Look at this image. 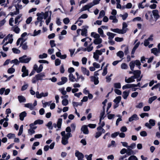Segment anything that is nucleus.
Wrapping results in <instances>:
<instances>
[{
	"label": "nucleus",
	"instance_id": "nucleus-1",
	"mask_svg": "<svg viewBox=\"0 0 160 160\" xmlns=\"http://www.w3.org/2000/svg\"><path fill=\"white\" fill-rule=\"evenodd\" d=\"M98 33L94 32H92L91 33V36L94 38L93 43L95 45L99 44L102 42V40L100 36L102 38H105L106 37L101 28H98Z\"/></svg>",
	"mask_w": 160,
	"mask_h": 160
},
{
	"label": "nucleus",
	"instance_id": "nucleus-2",
	"mask_svg": "<svg viewBox=\"0 0 160 160\" xmlns=\"http://www.w3.org/2000/svg\"><path fill=\"white\" fill-rule=\"evenodd\" d=\"M52 12H42L41 13H38L37 16L38 17L37 20H42L43 19H46L49 16H51Z\"/></svg>",
	"mask_w": 160,
	"mask_h": 160
},
{
	"label": "nucleus",
	"instance_id": "nucleus-3",
	"mask_svg": "<svg viewBox=\"0 0 160 160\" xmlns=\"http://www.w3.org/2000/svg\"><path fill=\"white\" fill-rule=\"evenodd\" d=\"M61 135L62 136V143L64 145H66L68 143V139L69 137L72 136L71 133H67L66 134L65 131H62L61 132Z\"/></svg>",
	"mask_w": 160,
	"mask_h": 160
},
{
	"label": "nucleus",
	"instance_id": "nucleus-4",
	"mask_svg": "<svg viewBox=\"0 0 160 160\" xmlns=\"http://www.w3.org/2000/svg\"><path fill=\"white\" fill-rule=\"evenodd\" d=\"M106 50L105 48L102 49L100 50H96L95 52L93 53V58L96 61H98L99 60V56L101 55L103 52H105Z\"/></svg>",
	"mask_w": 160,
	"mask_h": 160
},
{
	"label": "nucleus",
	"instance_id": "nucleus-5",
	"mask_svg": "<svg viewBox=\"0 0 160 160\" xmlns=\"http://www.w3.org/2000/svg\"><path fill=\"white\" fill-rule=\"evenodd\" d=\"M21 0H17L15 4V7L17 10V13H15L13 12H11L10 15L12 16H13L14 15L17 14L19 13V11L17 10L18 9H21L22 7V5L21 4Z\"/></svg>",
	"mask_w": 160,
	"mask_h": 160
},
{
	"label": "nucleus",
	"instance_id": "nucleus-6",
	"mask_svg": "<svg viewBox=\"0 0 160 160\" xmlns=\"http://www.w3.org/2000/svg\"><path fill=\"white\" fill-rule=\"evenodd\" d=\"M19 62L21 63H28L31 59V57H28L26 55H24L23 56L20 57L19 58Z\"/></svg>",
	"mask_w": 160,
	"mask_h": 160
},
{
	"label": "nucleus",
	"instance_id": "nucleus-7",
	"mask_svg": "<svg viewBox=\"0 0 160 160\" xmlns=\"http://www.w3.org/2000/svg\"><path fill=\"white\" fill-rule=\"evenodd\" d=\"M12 37L13 35L12 34H8L6 38H4L1 43V44H4L5 42L7 41V40H8V41H7V42H8V43H12L13 41Z\"/></svg>",
	"mask_w": 160,
	"mask_h": 160
},
{
	"label": "nucleus",
	"instance_id": "nucleus-8",
	"mask_svg": "<svg viewBox=\"0 0 160 160\" xmlns=\"http://www.w3.org/2000/svg\"><path fill=\"white\" fill-rule=\"evenodd\" d=\"M93 6V5L92 3H88L87 4L85 5L82 8L80 9V12H82L83 11H85L87 10L88 11L89 10V9L91 8Z\"/></svg>",
	"mask_w": 160,
	"mask_h": 160
},
{
	"label": "nucleus",
	"instance_id": "nucleus-9",
	"mask_svg": "<svg viewBox=\"0 0 160 160\" xmlns=\"http://www.w3.org/2000/svg\"><path fill=\"white\" fill-rule=\"evenodd\" d=\"M36 97L38 98H41L42 97H47L48 94V92H42L40 93L38 92H37L36 93Z\"/></svg>",
	"mask_w": 160,
	"mask_h": 160
},
{
	"label": "nucleus",
	"instance_id": "nucleus-10",
	"mask_svg": "<svg viewBox=\"0 0 160 160\" xmlns=\"http://www.w3.org/2000/svg\"><path fill=\"white\" fill-rule=\"evenodd\" d=\"M43 68L42 65H40L39 67L36 64H34L33 67V70L35 71L37 73L41 72Z\"/></svg>",
	"mask_w": 160,
	"mask_h": 160
},
{
	"label": "nucleus",
	"instance_id": "nucleus-11",
	"mask_svg": "<svg viewBox=\"0 0 160 160\" xmlns=\"http://www.w3.org/2000/svg\"><path fill=\"white\" fill-rule=\"evenodd\" d=\"M22 72H23L22 75V77L23 78L28 75V70L27 69L26 67L25 66H22Z\"/></svg>",
	"mask_w": 160,
	"mask_h": 160
},
{
	"label": "nucleus",
	"instance_id": "nucleus-12",
	"mask_svg": "<svg viewBox=\"0 0 160 160\" xmlns=\"http://www.w3.org/2000/svg\"><path fill=\"white\" fill-rule=\"evenodd\" d=\"M75 156L77 157L78 160H82L84 158L83 154L78 151H76Z\"/></svg>",
	"mask_w": 160,
	"mask_h": 160
},
{
	"label": "nucleus",
	"instance_id": "nucleus-13",
	"mask_svg": "<svg viewBox=\"0 0 160 160\" xmlns=\"http://www.w3.org/2000/svg\"><path fill=\"white\" fill-rule=\"evenodd\" d=\"M36 75V78H37V79H38V80H41L44 79V78L46 77L45 73L43 72L40 73Z\"/></svg>",
	"mask_w": 160,
	"mask_h": 160
},
{
	"label": "nucleus",
	"instance_id": "nucleus-14",
	"mask_svg": "<svg viewBox=\"0 0 160 160\" xmlns=\"http://www.w3.org/2000/svg\"><path fill=\"white\" fill-rule=\"evenodd\" d=\"M90 78L91 81L94 82V84L95 85H97L99 83L98 78V77H93L91 76L90 77Z\"/></svg>",
	"mask_w": 160,
	"mask_h": 160
},
{
	"label": "nucleus",
	"instance_id": "nucleus-15",
	"mask_svg": "<svg viewBox=\"0 0 160 160\" xmlns=\"http://www.w3.org/2000/svg\"><path fill=\"white\" fill-rule=\"evenodd\" d=\"M81 130L84 134H87L89 133L88 126L87 125H83L81 127Z\"/></svg>",
	"mask_w": 160,
	"mask_h": 160
},
{
	"label": "nucleus",
	"instance_id": "nucleus-16",
	"mask_svg": "<svg viewBox=\"0 0 160 160\" xmlns=\"http://www.w3.org/2000/svg\"><path fill=\"white\" fill-rule=\"evenodd\" d=\"M152 13L154 18L157 20L160 17L158 11L157 10H154L152 11Z\"/></svg>",
	"mask_w": 160,
	"mask_h": 160
},
{
	"label": "nucleus",
	"instance_id": "nucleus-17",
	"mask_svg": "<svg viewBox=\"0 0 160 160\" xmlns=\"http://www.w3.org/2000/svg\"><path fill=\"white\" fill-rule=\"evenodd\" d=\"M43 123V120L38 119L35 121L33 123H32L30 125V127L31 128H32L34 125H36L37 124H42Z\"/></svg>",
	"mask_w": 160,
	"mask_h": 160
},
{
	"label": "nucleus",
	"instance_id": "nucleus-18",
	"mask_svg": "<svg viewBox=\"0 0 160 160\" xmlns=\"http://www.w3.org/2000/svg\"><path fill=\"white\" fill-rule=\"evenodd\" d=\"M138 119L139 118L138 115L136 114H135L129 118L128 121L129 122H131L134 120H138Z\"/></svg>",
	"mask_w": 160,
	"mask_h": 160
},
{
	"label": "nucleus",
	"instance_id": "nucleus-19",
	"mask_svg": "<svg viewBox=\"0 0 160 160\" xmlns=\"http://www.w3.org/2000/svg\"><path fill=\"white\" fill-rule=\"evenodd\" d=\"M61 81L58 83V84L59 85H61L64 84L68 81V78L65 77H62L61 78Z\"/></svg>",
	"mask_w": 160,
	"mask_h": 160
},
{
	"label": "nucleus",
	"instance_id": "nucleus-20",
	"mask_svg": "<svg viewBox=\"0 0 160 160\" xmlns=\"http://www.w3.org/2000/svg\"><path fill=\"white\" fill-rule=\"evenodd\" d=\"M135 78H136L135 76H133L131 77L128 79H127L126 78L125 81L126 82L129 83L134 82Z\"/></svg>",
	"mask_w": 160,
	"mask_h": 160
},
{
	"label": "nucleus",
	"instance_id": "nucleus-21",
	"mask_svg": "<svg viewBox=\"0 0 160 160\" xmlns=\"http://www.w3.org/2000/svg\"><path fill=\"white\" fill-rule=\"evenodd\" d=\"M111 30L114 32L120 34H123L125 33L122 29H120L118 28L113 29L111 28Z\"/></svg>",
	"mask_w": 160,
	"mask_h": 160
},
{
	"label": "nucleus",
	"instance_id": "nucleus-22",
	"mask_svg": "<svg viewBox=\"0 0 160 160\" xmlns=\"http://www.w3.org/2000/svg\"><path fill=\"white\" fill-rule=\"evenodd\" d=\"M83 27L85 28H84L82 30L81 35L83 36H86L87 32V30L86 28H88V27L87 26H83Z\"/></svg>",
	"mask_w": 160,
	"mask_h": 160
},
{
	"label": "nucleus",
	"instance_id": "nucleus-23",
	"mask_svg": "<svg viewBox=\"0 0 160 160\" xmlns=\"http://www.w3.org/2000/svg\"><path fill=\"white\" fill-rule=\"evenodd\" d=\"M81 68L82 72L84 74L88 76L89 75V71L88 70L83 67H82Z\"/></svg>",
	"mask_w": 160,
	"mask_h": 160
},
{
	"label": "nucleus",
	"instance_id": "nucleus-24",
	"mask_svg": "<svg viewBox=\"0 0 160 160\" xmlns=\"http://www.w3.org/2000/svg\"><path fill=\"white\" fill-rule=\"evenodd\" d=\"M151 52L156 56H158L160 53V51L157 48H154L151 49Z\"/></svg>",
	"mask_w": 160,
	"mask_h": 160
},
{
	"label": "nucleus",
	"instance_id": "nucleus-25",
	"mask_svg": "<svg viewBox=\"0 0 160 160\" xmlns=\"http://www.w3.org/2000/svg\"><path fill=\"white\" fill-rule=\"evenodd\" d=\"M110 20H112V22L113 23H116L118 22V20L116 16L113 15H110L109 17Z\"/></svg>",
	"mask_w": 160,
	"mask_h": 160
},
{
	"label": "nucleus",
	"instance_id": "nucleus-26",
	"mask_svg": "<svg viewBox=\"0 0 160 160\" xmlns=\"http://www.w3.org/2000/svg\"><path fill=\"white\" fill-rule=\"evenodd\" d=\"M115 34L112 33L107 32V35L108 37V38L109 40H111L114 38L115 35Z\"/></svg>",
	"mask_w": 160,
	"mask_h": 160
},
{
	"label": "nucleus",
	"instance_id": "nucleus-27",
	"mask_svg": "<svg viewBox=\"0 0 160 160\" xmlns=\"http://www.w3.org/2000/svg\"><path fill=\"white\" fill-rule=\"evenodd\" d=\"M92 43H91L86 48H85L83 50V51H87L88 52H90L92 50L93 48V47L92 46Z\"/></svg>",
	"mask_w": 160,
	"mask_h": 160
},
{
	"label": "nucleus",
	"instance_id": "nucleus-28",
	"mask_svg": "<svg viewBox=\"0 0 160 160\" xmlns=\"http://www.w3.org/2000/svg\"><path fill=\"white\" fill-rule=\"evenodd\" d=\"M146 18L147 19L149 18L152 19L153 18L152 13L151 11H148L147 12L145 15Z\"/></svg>",
	"mask_w": 160,
	"mask_h": 160
},
{
	"label": "nucleus",
	"instance_id": "nucleus-29",
	"mask_svg": "<svg viewBox=\"0 0 160 160\" xmlns=\"http://www.w3.org/2000/svg\"><path fill=\"white\" fill-rule=\"evenodd\" d=\"M141 72L140 70H137L134 71L133 73L134 75V76L136 78H138L140 76Z\"/></svg>",
	"mask_w": 160,
	"mask_h": 160
},
{
	"label": "nucleus",
	"instance_id": "nucleus-30",
	"mask_svg": "<svg viewBox=\"0 0 160 160\" xmlns=\"http://www.w3.org/2000/svg\"><path fill=\"white\" fill-rule=\"evenodd\" d=\"M116 55L117 57L122 59L124 56V53L122 51H120L117 53Z\"/></svg>",
	"mask_w": 160,
	"mask_h": 160
},
{
	"label": "nucleus",
	"instance_id": "nucleus-31",
	"mask_svg": "<svg viewBox=\"0 0 160 160\" xmlns=\"http://www.w3.org/2000/svg\"><path fill=\"white\" fill-rule=\"evenodd\" d=\"M69 79L72 82H77V80L74 77V76L72 73H70L69 75Z\"/></svg>",
	"mask_w": 160,
	"mask_h": 160
},
{
	"label": "nucleus",
	"instance_id": "nucleus-32",
	"mask_svg": "<svg viewBox=\"0 0 160 160\" xmlns=\"http://www.w3.org/2000/svg\"><path fill=\"white\" fill-rule=\"evenodd\" d=\"M127 27L128 25L126 22H124L123 23L122 28V29L124 33H125L127 30Z\"/></svg>",
	"mask_w": 160,
	"mask_h": 160
},
{
	"label": "nucleus",
	"instance_id": "nucleus-33",
	"mask_svg": "<svg viewBox=\"0 0 160 160\" xmlns=\"http://www.w3.org/2000/svg\"><path fill=\"white\" fill-rule=\"evenodd\" d=\"M27 115V113L25 111L23 112H21L19 115L20 119L21 121H23L24 118Z\"/></svg>",
	"mask_w": 160,
	"mask_h": 160
},
{
	"label": "nucleus",
	"instance_id": "nucleus-34",
	"mask_svg": "<svg viewBox=\"0 0 160 160\" xmlns=\"http://www.w3.org/2000/svg\"><path fill=\"white\" fill-rule=\"evenodd\" d=\"M24 106L25 107L29 108L31 110H33L34 109L33 105L31 103H28L25 104L24 105Z\"/></svg>",
	"mask_w": 160,
	"mask_h": 160
},
{
	"label": "nucleus",
	"instance_id": "nucleus-35",
	"mask_svg": "<svg viewBox=\"0 0 160 160\" xmlns=\"http://www.w3.org/2000/svg\"><path fill=\"white\" fill-rule=\"evenodd\" d=\"M18 98L19 102L21 103L26 102V100L25 98L22 96H18Z\"/></svg>",
	"mask_w": 160,
	"mask_h": 160
},
{
	"label": "nucleus",
	"instance_id": "nucleus-36",
	"mask_svg": "<svg viewBox=\"0 0 160 160\" xmlns=\"http://www.w3.org/2000/svg\"><path fill=\"white\" fill-rule=\"evenodd\" d=\"M30 128L28 130V133L30 135H32L34 134L35 132V131L34 129H35L36 128V127H32L31 128Z\"/></svg>",
	"mask_w": 160,
	"mask_h": 160
},
{
	"label": "nucleus",
	"instance_id": "nucleus-37",
	"mask_svg": "<svg viewBox=\"0 0 160 160\" xmlns=\"http://www.w3.org/2000/svg\"><path fill=\"white\" fill-rule=\"evenodd\" d=\"M62 122V119L60 118L58 119L57 123V127L58 128H60L61 127Z\"/></svg>",
	"mask_w": 160,
	"mask_h": 160
},
{
	"label": "nucleus",
	"instance_id": "nucleus-38",
	"mask_svg": "<svg viewBox=\"0 0 160 160\" xmlns=\"http://www.w3.org/2000/svg\"><path fill=\"white\" fill-rule=\"evenodd\" d=\"M129 92L127 91H124L122 92V96L123 98L126 99L128 96Z\"/></svg>",
	"mask_w": 160,
	"mask_h": 160
},
{
	"label": "nucleus",
	"instance_id": "nucleus-39",
	"mask_svg": "<svg viewBox=\"0 0 160 160\" xmlns=\"http://www.w3.org/2000/svg\"><path fill=\"white\" fill-rule=\"evenodd\" d=\"M121 99V96H118L116 98L114 99L113 101L115 103L118 104Z\"/></svg>",
	"mask_w": 160,
	"mask_h": 160
},
{
	"label": "nucleus",
	"instance_id": "nucleus-40",
	"mask_svg": "<svg viewBox=\"0 0 160 160\" xmlns=\"http://www.w3.org/2000/svg\"><path fill=\"white\" fill-rule=\"evenodd\" d=\"M8 43V42H6L4 43L2 46V49L4 51H7L8 50V48L6 47V46Z\"/></svg>",
	"mask_w": 160,
	"mask_h": 160
},
{
	"label": "nucleus",
	"instance_id": "nucleus-41",
	"mask_svg": "<svg viewBox=\"0 0 160 160\" xmlns=\"http://www.w3.org/2000/svg\"><path fill=\"white\" fill-rule=\"evenodd\" d=\"M157 97L156 96H154L149 98L148 102L150 104H151L152 102L157 99Z\"/></svg>",
	"mask_w": 160,
	"mask_h": 160
},
{
	"label": "nucleus",
	"instance_id": "nucleus-42",
	"mask_svg": "<svg viewBox=\"0 0 160 160\" xmlns=\"http://www.w3.org/2000/svg\"><path fill=\"white\" fill-rule=\"evenodd\" d=\"M12 29L17 33H19L20 31V28L17 26L12 28Z\"/></svg>",
	"mask_w": 160,
	"mask_h": 160
},
{
	"label": "nucleus",
	"instance_id": "nucleus-43",
	"mask_svg": "<svg viewBox=\"0 0 160 160\" xmlns=\"http://www.w3.org/2000/svg\"><path fill=\"white\" fill-rule=\"evenodd\" d=\"M135 63L133 61H132L129 63V65L131 69V70L133 71L134 70V68L135 67Z\"/></svg>",
	"mask_w": 160,
	"mask_h": 160
},
{
	"label": "nucleus",
	"instance_id": "nucleus-44",
	"mask_svg": "<svg viewBox=\"0 0 160 160\" xmlns=\"http://www.w3.org/2000/svg\"><path fill=\"white\" fill-rule=\"evenodd\" d=\"M121 68L122 69H127L128 68V66L126 63H123L121 65Z\"/></svg>",
	"mask_w": 160,
	"mask_h": 160
},
{
	"label": "nucleus",
	"instance_id": "nucleus-45",
	"mask_svg": "<svg viewBox=\"0 0 160 160\" xmlns=\"http://www.w3.org/2000/svg\"><path fill=\"white\" fill-rule=\"evenodd\" d=\"M146 0H143V1L139 3L138 4V7L139 8H144V6L143 5V3L146 2Z\"/></svg>",
	"mask_w": 160,
	"mask_h": 160
},
{
	"label": "nucleus",
	"instance_id": "nucleus-46",
	"mask_svg": "<svg viewBox=\"0 0 160 160\" xmlns=\"http://www.w3.org/2000/svg\"><path fill=\"white\" fill-rule=\"evenodd\" d=\"M46 126L48 127L49 129H52L53 126H52V122L51 121H49L46 125Z\"/></svg>",
	"mask_w": 160,
	"mask_h": 160
},
{
	"label": "nucleus",
	"instance_id": "nucleus-47",
	"mask_svg": "<svg viewBox=\"0 0 160 160\" xmlns=\"http://www.w3.org/2000/svg\"><path fill=\"white\" fill-rule=\"evenodd\" d=\"M136 146V144L135 143H132L130 146H128V149L129 150L134 149L135 148Z\"/></svg>",
	"mask_w": 160,
	"mask_h": 160
},
{
	"label": "nucleus",
	"instance_id": "nucleus-48",
	"mask_svg": "<svg viewBox=\"0 0 160 160\" xmlns=\"http://www.w3.org/2000/svg\"><path fill=\"white\" fill-rule=\"evenodd\" d=\"M105 110H104L103 112H101L100 114V122L101 123L102 120L104 118Z\"/></svg>",
	"mask_w": 160,
	"mask_h": 160
},
{
	"label": "nucleus",
	"instance_id": "nucleus-49",
	"mask_svg": "<svg viewBox=\"0 0 160 160\" xmlns=\"http://www.w3.org/2000/svg\"><path fill=\"white\" fill-rule=\"evenodd\" d=\"M105 15V12L104 10H101L99 13V16L98 17V19H99L104 16Z\"/></svg>",
	"mask_w": 160,
	"mask_h": 160
},
{
	"label": "nucleus",
	"instance_id": "nucleus-50",
	"mask_svg": "<svg viewBox=\"0 0 160 160\" xmlns=\"http://www.w3.org/2000/svg\"><path fill=\"white\" fill-rule=\"evenodd\" d=\"M22 16V15L21 14H20L17 16L15 18V24H17L19 23V22L18 21V20L21 18Z\"/></svg>",
	"mask_w": 160,
	"mask_h": 160
},
{
	"label": "nucleus",
	"instance_id": "nucleus-51",
	"mask_svg": "<svg viewBox=\"0 0 160 160\" xmlns=\"http://www.w3.org/2000/svg\"><path fill=\"white\" fill-rule=\"evenodd\" d=\"M62 103L63 105L66 106L68 104V100L67 99H63L62 101Z\"/></svg>",
	"mask_w": 160,
	"mask_h": 160
},
{
	"label": "nucleus",
	"instance_id": "nucleus-52",
	"mask_svg": "<svg viewBox=\"0 0 160 160\" xmlns=\"http://www.w3.org/2000/svg\"><path fill=\"white\" fill-rule=\"evenodd\" d=\"M23 41V38H20L19 39H18L16 43L17 45L18 46L20 44L21 45V44H22V43Z\"/></svg>",
	"mask_w": 160,
	"mask_h": 160
},
{
	"label": "nucleus",
	"instance_id": "nucleus-53",
	"mask_svg": "<svg viewBox=\"0 0 160 160\" xmlns=\"http://www.w3.org/2000/svg\"><path fill=\"white\" fill-rule=\"evenodd\" d=\"M131 88V84H127L126 85L123 86L122 87V89L123 90L128 89V88Z\"/></svg>",
	"mask_w": 160,
	"mask_h": 160
},
{
	"label": "nucleus",
	"instance_id": "nucleus-54",
	"mask_svg": "<svg viewBox=\"0 0 160 160\" xmlns=\"http://www.w3.org/2000/svg\"><path fill=\"white\" fill-rule=\"evenodd\" d=\"M134 62V63L135 64L138 66H139L138 68L139 69L141 68V67L140 66L141 65V63L140 62V61L138 60H136L135 61H133Z\"/></svg>",
	"mask_w": 160,
	"mask_h": 160
},
{
	"label": "nucleus",
	"instance_id": "nucleus-55",
	"mask_svg": "<svg viewBox=\"0 0 160 160\" xmlns=\"http://www.w3.org/2000/svg\"><path fill=\"white\" fill-rule=\"evenodd\" d=\"M114 87L116 88H121V84L119 82L115 83L114 84Z\"/></svg>",
	"mask_w": 160,
	"mask_h": 160
},
{
	"label": "nucleus",
	"instance_id": "nucleus-56",
	"mask_svg": "<svg viewBox=\"0 0 160 160\" xmlns=\"http://www.w3.org/2000/svg\"><path fill=\"white\" fill-rule=\"evenodd\" d=\"M149 122L151 127L154 126L155 124V121L153 119H150Z\"/></svg>",
	"mask_w": 160,
	"mask_h": 160
},
{
	"label": "nucleus",
	"instance_id": "nucleus-57",
	"mask_svg": "<svg viewBox=\"0 0 160 160\" xmlns=\"http://www.w3.org/2000/svg\"><path fill=\"white\" fill-rule=\"evenodd\" d=\"M41 31L40 30H38V31H37L36 30H35L34 31L33 34L32 36H35L38 35L40 33Z\"/></svg>",
	"mask_w": 160,
	"mask_h": 160
},
{
	"label": "nucleus",
	"instance_id": "nucleus-58",
	"mask_svg": "<svg viewBox=\"0 0 160 160\" xmlns=\"http://www.w3.org/2000/svg\"><path fill=\"white\" fill-rule=\"evenodd\" d=\"M116 146V145L115 144V141L113 140L111 141V144H108V148H110L111 147H115Z\"/></svg>",
	"mask_w": 160,
	"mask_h": 160
},
{
	"label": "nucleus",
	"instance_id": "nucleus-59",
	"mask_svg": "<svg viewBox=\"0 0 160 160\" xmlns=\"http://www.w3.org/2000/svg\"><path fill=\"white\" fill-rule=\"evenodd\" d=\"M92 65L95 68H99L100 67V65L96 62H94L93 63Z\"/></svg>",
	"mask_w": 160,
	"mask_h": 160
},
{
	"label": "nucleus",
	"instance_id": "nucleus-60",
	"mask_svg": "<svg viewBox=\"0 0 160 160\" xmlns=\"http://www.w3.org/2000/svg\"><path fill=\"white\" fill-rule=\"evenodd\" d=\"M23 125H22L20 127V129L19 130V132L18 133V136H20L22 134V132H23Z\"/></svg>",
	"mask_w": 160,
	"mask_h": 160
},
{
	"label": "nucleus",
	"instance_id": "nucleus-61",
	"mask_svg": "<svg viewBox=\"0 0 160 160\" xmlns=\"http://www.w3.org/2000/svg\"><path fill=\"white\" fill-rule=\"evenodd\" d=\"M128 160H138L137 157L134 155L130 156L128 158Z\"/></svg>",
	"mask_w": 160,
	"mask_h": 160
},
{
	"label": "nucleus",
	"instance_id": "nucleus-62",
	"mask_svg": "<svg viewBox=\"0 0 160 160\" xmlns=\"http://www.w3.org/2000/svg\"><path fill=\"white\" fill-rule=\"evenodd\" d=\"M50 44L51 47V48H53L54 47H55L56 44L55 42V41L54 40H50Z\"/></svg>",
	"mask_w": 160,
	"mask_h": 160
},
{
	"label": "nucleus",
	"instance_id": "nucleus-63",
	"mask_svg": "<svg viewBox=\"0 0 160 160\" xmlns=\"http://www.w3.org/2000/svg\"><path fill=\"white\" fill-rule=\"evenodd\" d=\"M120 17H121L122 18V19L123 20H125L128 16V14L127 13H125L123 15L121 14L120 15Z\"/></svg>",
	"mask_w": 160,
	"mask_h": 160
},
{
	"label": "nucleus",
	"instance_id": "nucleus-64",
	"mask_svg": "<svg viewBox=\"0 0 160 160\" xmlns=\"http://www.w3.org/2000/svg\"><path fill=\"white\" fill-rule=\"evenodd\" d=\"M143 103L142 102H140L137 104L136 106V107L137 108H141L143 107Z\"/></svg>",
	"mask_w": 160,
	"mask_h": 160
}]
</instances>
